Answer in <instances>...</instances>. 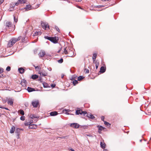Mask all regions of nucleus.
<instances>
[{
	"instance_id": "obj_1",
	"label": "nucleus",
	"mask_w": 151,
	"mask_h": 151,
	"mask_svg": "<svg viewBox=\"0 0 151 151\" xmlns=\"http://www.w3.org/2000/svg\"><path fill=\"white\" fill-rule=\"evenodd\" d=\"M44 38L45 39H47L54 43H57L59 40L58 37H51L47 36H45Z\"/></svg>"
},
{
	"instance_id": "obj_2",
	"label": "nucleus",
	"mask_w": 151,
	"mask_h": 151,
	"mask_svg": "<svg viewBox=\"0 0 151 151\" xmlns=\"http://www.w3.org/2000/svg\"><path fill=\"white\" fill-rule=\"evenodd\" d=\"M71 48L72 49L70 50H70L68 51V54L69 55V56L70 57H74L75 55L76 54H74V49H73V48Z\"/></svg>"
},
{
	"instance_id": "obj_3",
	"label": "nucleus",
	"mask_w": 151,
	"mask_h": 151,
	"mask_svg": "<svg viewBox=\"0 0 151 151\" xmlns=\"http://www.w3.org/2000/svg\"><path fill=\"white\" fill-rule=\"evenodd\" d=\"M12 23L9 21L6 22L5 24V28L7 29V28H9L12 27Z\"/></svg>"
},
{
	"instance_id": "obj_4",
	"label": "nucleus",
	"mask_w": 151,
	"mask_h": 151,
	"mask_svg": "<svg viewBox=\"0 0 151 151\" xmlns=\"http://www.w3.org/2000/svg\"><path fill=\"white\" fill-rule=\"evenodd\" d=\"M32 104L34 107H37L39 104V102L38 100H36L32 102Z\"/></svg>"
},
{
	"instance_id": "obj_5",
	"label": "nucleus",
	"mask_w": 151,
	"mask_h": 151,
	"mask_svg": "<svg viewBox=\"0 0 151 151\" xmlns=\"http://www.w3.org/2000/svg\"><path fill=\"white\" fill-rule=\"evenodd\" d=\"M41 25L42 27L44 29H46L47 28H49V25L46 22H42Z\"/></svg>"
},
{
	"instance_id": "obj_6",
	"label": "nucleus",
	"mask_w": 151,
	"mask_h": 151,
	"mask_svg": "<svg viewBox=\"0 0 151 151\" xmlns=\"http://www.w3.org/2000/svg\"><path fill=\"white\" fill-rule=\"evenodd\" d=\"M21 37V36H20L17 38H13L12 39L10 40L11 41H12V44H14L17 41L19 40H20Z\"/></svg>"
},
{
	"instance_id": "obj_7",
	"label": "nucleus",
	"mask_w": 151,
	"mask_h": 151,
	"mask_svg": "<svg viewBox=\"0 0 151 151\" xmlns=\"http://www.w3.org/2000/svg\"><path fill=\"white\" fill-rule=\"evenodd\" d=\"M45 55V52L44 50H41L38 53V55L40 58L42 57Z\"/></svg>"
},
{
	"instance_id": "obj_8",
	"label": "nucleus",
	"mask_w": 151,
	"mask_h": 151,
	"mask_svg": "<svg viewBox=\"0 0 151 151\" xmlns=\"http://www.w3.org/2000/svg\"><path fill=\"white\" fill-rule=\"evenodd\" d=\"M7 101H8L7 103L9 105L11 106L13 105L14 102V100L12 98H8Z\"/></svg>"
},
{
	"instance_id": "obj_9",
	"label": "nucleus",
	"mask_w": 151,
	"mask_h": 151,
	"mask_svg": "<svg viewBox=\"0 0 151 151\" xmlns=\"http://www.w3.org/2000/svg\"><path fill=\"white\" fill-rule=\"evenodd\" d=\"M97 127L98 128V132L99 134H101V131L105 129V128L101 126L98 125Z\"/></svg>"
},
{
	"instance_id": "obj_10",
	"label": "nucleus",
	"mask_w": 151,
	"mask_h": 151,
	"mask_svg": "<svg viewBox=\"0 0 151 151\" xmlns=\"http://www.w3.org/2000/svg\"><path fill=\"white\" fill-rule=\"evenodd\" d=\"M70 126L75 128H78L79 127V125L78 124L75 123L71 124Z\"/></svg>"
},
{
	"instance_id": "obj_11",
	"label": "nucleus",
	"mask_w": 151,
	"mask_h": 151,
	"mask_svg": "<svg viewBox=\"0 0 151 151\" xmlns=\"http://www.w3.org/2000/svg\"><path fill=\"white\" fill-rule=\"evenodd\" d=\"M39 73L41 76H46L47 74V73L44 70H42Z\"/></svg>"
},
{
	"instance_id": "obj_12",
	"label": "nucleus",
	"mask_w": 151,
	"mask_h": 151,
	"mask_svg": "<svg viewBox=\"0 0 151 151\" xmlns=\"http://www.w3.org/2000/svg\"><path fill=\"white\" fill-rule=\"evenodd\" d=\"M86 116L88 118H89L90 119H94V118H95V117L90 113H87V114Z\"/></svg>"
},
{
	"instance_id": "obj_13",
	"label": "nucleus",
	"mask_w": 151,
	"mask_h": 151,
	"mask_svg": "<svg viewBox=\"0 0 151 151\" xmlns=\"http://www.w3.org/2000/svg\"><path fill=\"white\" fill-rule=\"evenodd\" d=\"M29 128L30 129H35L37 127L36 125L35 124H32L29 126Z\"/></svg>"
},
{
	"instance_id": "obj_14",
	"label": "nucleus",
	"mask_w": 151,
	"mask_h": 151,
	"mask_svg": "<svg viewBox=\"0 0 151 151\" xmlns=\"http://www.w3.org/2000/svg\"><path fill=\"white\" fill-rule=\"evenodd\" d=\"M29 117L31 119L34 118H38V117L34 114H29Z\"/></svg>"
},
{
	"instance_id": "obj_15",
	"label": "nucleus",
	"mask_w": 151,
	"mask_h": 151,
	"mask_svg": "<svg viewBox=\"0 0 151 151\" xmlns=\"http://www.w3.org/2000/svg\"><path fill=\"white\" fill-rule=\"evenodd\" d=\"M24 129H20L19 128H17L16 129L15 133H17V134H20V132L21 131H23Z\"/></svg>"
},
{
	"instance_id": "obj_16",
	"label": "nucleus",
	"mask_w": 151,
	"mask_h": 151,
	"mask_svg": "<svg viewBox=\"0 0 151 151\" xmlns=\"http://www.w3.org/2000/svg\"><path fill=\"white\" fill-rule=\"evenodd\" d=\"M27 90L29 92H32L33 91H35V90L34 88L29 87H28L27 88Z\"/></svg>"
},
{
	"instance_id": "obj_17",
	"label": "nucleus",
	"mask_w": 151,
	"mask_h": 151,
	"mask_svg": "<svg viewBox=\"0 0 151 151\" xmlns=\"http://www.w3.org/2000/svg\"><path fill=\"white\" fill-rule=\"evenodd\" d=\"M97 55V54L96 53H95L93 54V56L92 57V60L93 61V63L95 62L96 61V57Z\"/></svg>"
},
{
	"instance_id": "obj_18",
	"label": "nucleus",
	"mask_w": 151,
	"mask_h": 151,
	"mask_svg": "<svg viewBox=\"0 0 151 151\" xmlns=\"http://www.w3.org/2000/svg\"><path fill=\"white\" fill-rule=\"evenodd\" d=\"M106 71V68L104 66H101L100 68V72L101 73H104Z\"/></svg>"
},
{
	"instance_id": "obj_19",
	"label": "nucleus",
	"mask_w": 151,
	"mask_h": 151,
	"mask_svg": "<svg viewBox=\"0 0 151 151\" xmlns=\"http://www.w3.org/2000/svg\"><path fill=\"white\" fill-rule=\"evenodd\" d=\"M50 114L51 116H53L57 115L58 114V113L57 112L54 111L51 112Z\"/></svg>"
},
{
	"instance_id": "obj_20",
	"label": "nucleus",
	"mask_w": 151,
	"mask_h": 151,
	"mask_svg": "<svg viewBox=\"0 0 151 151\" xmlns=\"http://www.w3.org/2000/svg\"><path fill=\"white\" fill-rule=\"evenodd\" d=\"M18 70L19 71L20 73L22 74L24 73L25 70L24 69L22 68H19L18 69Z\"/></svg>"
},
{
	"instance_id": "obj_21",
	"label": "nucleus",
	"mask_w": 151,
	"mask_h": 151,
	"mask_svg": "<svg viewBox=\"0 0 151 151\" xmlns=\"http://www.w3.org/2000/svg\"><path fill=\"white\" fill-rule=\"evenodd\" d=\"M14 44H12V41H11V40H10L8 43V47H11Z\"/></svg>"
},
{
	"instance_id": "obj_22",
	"label": "nucleus",
	"mask_w": 151,
	"mask_h": 151,
	"mask_svg": "<svg viewBox=\"0 0 151 151\" xmlns=\"http://www.w3.org/2000/svg\"><path fill=\"white\" fill-rule=\"evenodd\" d=\"M100 146L101 147L102 149H104L105 148L106 144L104 143H103L102 142H101Z\"/></svg>"
},
{
	"instance_id": "obj_23",
	"label": "nucleus",
	"mask_w": 151,
	"mask_h": 151,
	"mask_svg": "<svg viewBox=\"0 0 151 151\" xmlns=\"http://www.w3.org/2000/svg\"><path fill=\"white\" fill-rule=\"evenodd\" d=\"M15 130V127L14 126H13L11 128L10 132L11 133H13L14 132Z\"/></svg>"
},
{
	"instance_id": "obj_24",
	"label": "nucleus",
	"mask_w": 151,
	"mask_h": 151,
	"mask_svg": "<svg viewBox=\"0 0 151 151\" xmlns=\"http://www.w3.org/2000/svg\"><path fill=\"white\" fill-rule=\"evenodd\" d=\"M94 63L95 64L96 69H97L99 65V62L97 60H96Z\"/></svg>"
},
{
	"instance_id": "obj_25",
	"label": "nucleus",
	"mask_w": 151,
	"mask_h": 151,
	"mask_svg": "<svg viewBox=\"0 0 151 151\" xmlns=\"http://www.w3.org/2000/svg\"><path fill=\"white\" fill-rule=\"evenodd\" d=\"M43 85L44 88H47L49 87L48 84L45 82H43Z\"/></svg>"
},
{
	"instance_id": "obj_26",
	"label": "nucleus",
	"mask_w": 151,
	"mask_h": 151,
	"mask_svg": "<svg viewBox=\"0 0 151 151\" xmlns=\"http://www.w3.org/2000/svg\"><path fill=\"white\" fill-rule=\"evenodd\" d=\"M25 9L27 10H30L31 9V6L29 5H27L25 7Z\"/></svg>"
},
{
	"instance_id": "obj_27",
	"label": "nucleus",
	"mask_w": 151,
	"mask_h": 151,
	"mask_svg": "<svg viewBox=\"0 0 151 151\" xmlns=\"http://www.w3.org/2000/svg\"><path fill=\"white\" fill-rule=\"evenodd\" d=\"M18 113L19 114L22 115H24V111L22 109L19 110L18 111Z\"/></svg>"
},
{
	"instance_id": "obj_28",
	"label": "nucleus",
	"mask_w": 151,
	"mask_h": 151,
	"mask_svg": "<svg viewBox=\"0 0 151 151\" xmlns=\"http://www.w3.org/2000/svg\"><path fill=\"white\" fill-rule=\"evenodd\" d=\"M38 77V76L37 75H34L32 76V78L33 79H35Z\"/></svg>"
},
{
	"instance_id": "obj_29",
	"label": "nucleus",
	"mask_w": 151,
	"mask_h": 151,
	"mask_svg": "<svg viewBox=\"0 0 151 151\" xmlns=\"http://www.w3.org/2000/svg\"><path fill=\"white\" fill-rule=\"evenodd\" d=\"M84 78V77L83 76H80L78 78V81H80L82 80Z\"/></svg>"
},
{
	"instance_id": "obj_30",
	"label": "nucleus",
	"mask_w": 151,
	"mask_h": 151,
	"mask_svg": "<svg viewBox=\"0 0 151 151\" xmlns=\"http://www.w3.org/2000/svg\"><path fill=\"white\" fill-rule=\"evenodd\" d=\"M82 110H77L76 111V113L77 115H78L79 114H81V111Z\"/></svg>"
},
{
	"instance_id": "obj_31",
	"label": "nucleus",
	"mask_w": 151,
	"mask_h": 151,
	"mask_svg": "<svg viewBox=\"0 0 151 151\" xmlns=\"http://www.w3.org/2000/svg\"><path fill=\"white\" fill-rule=\"evenodd\" d=\"M32 122H26L24 123V125L26 126H27L28 125L29 126V125L31 124Z\"/></svg>"
},
{
	"instance_id": "obj_32",
	"label": "nucleus",
	"mask_w": 151,
	"mask_h": 151,
	"mask_svg": "<svg viewBox=\"0 0 151 151\" xmlns=\"http://www.w3.org/2000/svg\"><path fill=\"white\" fill-rule=\"evenodd\" d=\"M18 1L19 3L21 4L24 3L25 2V0H18Z\"/></svg>"
},
{
	"instance_id": "obj_33",
	"label": "nucleus",
	"mask_w": 151,
	"mask_h": 151,
	"mask_svg": "<svg viewBox=\"0 0 151 151\" xmlns=\"http://www.w3.org/2000/svg\"><path fill=\"white\" fill-rule=\"evenodd\" d=\"M34 67L35 68L36 70L37 71H40V68L38 66H35L34 65Z\"/></svg>"
},
{
	"instance_id": "obj_34",
	"label": "nucleus",
	"mask_w": 151,
	"mask_h": 151,
	"mask_svg": "<svg viewBox=\"0 0 151 151\" xmlns=\"http://www.w3.org/2000/svg\"><path fill=\"white\" fill-rule=\"evenodd\" d=\"M73 84L75 86L78 83V80H74V81H73Z\"/></svg>"
},
{
	"instance_id": "obj_35",
	"label": "nucleus",
	"mask_w": 151,
	"mask_h": 151,
	"mask_svg": "<svg viewBox=\"0 0 151 151\" xmlns=\"http://www.w3.org/2000/svg\"><path fill=\"white\" fill-rule=\"evenodd\" d=\"M87 112L86 111H81V114H83V115H85L86 114H87Z\"/></svg>"
},
{
	"instance_id": "obj_36",
	"label": "nucleus",
	"mask_w": 151,
	"mask_h": 151,
	"mask_svg": "<svg viewBox=\"0 0 151 151\" xmlns=\"http://www.w3.org/2000/svg\"><path fill=\"white\" fill-rule=\"evenodd\" d=\"M6 70L7 71H9L11 70V68L10 66H8L6 68Z\"/></svg>"
},
{
	"instance_id": "obj_37",
	"label": "nucleus",
	"mask_w": 151,
	"mask_h": 151,
	"mask_svg": "<svg viewBox=\"0 0 151 151\" xmlns=\"http://www.w3.org/2000/svg\"><path fill=\"white\" fill-rule=\"evenodd\" d=\"M14 21L16 23L18 21V19H17V18H16V17L14 15Z\"/></svg>"
},
{
	"instance_id": "obj_38",
	"label": "nucleus",
	"mask_w": 151,
	"mask_h": 151,
	"mask_svg": "<svg viewBox=\"0 0 151 151\" xmlns=\"http://www.w3.org/2000/svg\"><path fill=\"white\" fill-rule=\"evenodd\" d=\"M63 62V59L62 58H61L60 60H58V62L59 63H61Z\"/></svg>"
},
{
	"instance_id": "obj_39",
	"label": "nucleus",
	"mask_w": 151,
	"mask_h": 151,
	"mask_svg": "<svg viewBox=\"0 0 151 151\" xmlns=\"http://www.w3.org/2000/svg\"><path fill=\"white\" fill-rule=\"evenodd\" d=\"M55 28L56 30H57L58 32H60V31L59 28L57 26H55Z\"/></svg>"
},
{
	"instance_id": "obj_40",
	"label": "nucleus",
	"mask_w": 151,
	"mask_h": 151,
	"mask_svg": "<svg viewBox=\"0 0 151 151\" xmlns=\"http://www.w3.org/2000/svg\"><path fill=\"white\" fill-rule=\"evenodd\" d=\"M104 123L107 126H108L109 125H110L109 123L106 121H104Z\"/></svg>"
},
{
	"instance_id": "obj_41",
	"label": "nucleus",
	"mask_w": 151,
	"mask_h": 151,
	"mask_svg": "<svg viewBox=\"0 0 151 151\" xmlns=\"http://www.w3.org/2000/svg\"><path fill=\"white\" fill-rule=\"evenodd\" d=\"M4 71V69L3 68L0 67V74H1V73H3V72Z\"/></svg>"
},
{
	"instance_id": "obj_42",
	"label": "nucleus",
	"mask_w": 151,
	"mask_h": 151,
	"mask_svg": "<svg viewBox=\"0 0 151 151\" xmlns=\"http://www.w3.org/2000/svg\"><path fill=\"white\" fill-rule=\"evenodd\" d=\"M20 119L22 121H24L25 119V117L24 116H21L20 117Z\"/></svg>"
},
{
	"instance_id": "obj_43",
	"label": "nucleus",
	"mask_w": 151,
	"mask_h": 151,
	"mask_svg": "<svg viewBox=\"0 0 151 151\" xmlns=\"http://www.w3.org/2000/svg\"><path fill=\"white\" fill-rule=\"evenodd\" d=\"M76 76L75 75L73 76L71 78V79L72 80H74L76 78Z\"/></svg>"
},
{
	"instance_id": "obj_44",
	"label": "nucleus",
	"mask_w": 151,
	"mask_h": 151,
	"mask_svg": "<svg viewBox=\"0 0 151 151\" xmlns=\"http://www.w3.org/2000/svg\"><path fill=\"white\" fill-rule=\"evenodd\" d=\"M40 32H36L33 35V36H37L39 35V34L40 33Z\"/></svg>"
},
{
	"instance_id": "obj_45",
	"label": "nucleus",
	"mask_w": 151,
	"mask_h": 151,
	"mask_svg": "<svg viewBox=\"0 0 151 151\" xmlns=\"http://www.w3.org/2000/svg\"><path fill=\"white\" fill-rule=\"evenodd\" d=\"M64 52L65 54H68V51L66 50V48H65Z\"/></svg>"
},
{
	"instance_id": "obj_46",
	"label": "nucleus",
	"mask_w": 151,
	"mask_h": 151,
	"mask_svg": "<svg viewBox=\"0 0 151 151\" xmlns=\"http://www.w3.org/2000/svg\"><path fill=\"white\" fill-rule=\"evenodd\" d=\"M8 99V98H6V99H5V100H4V101H3V102H4V103H6V102H8V101H7V99Z\"/></svg>"
},
{
	"instance_id": "obj_47",
	"label": "nucleus",
	"mask_w": 151,
	"mask_h": 151,
	"mask_svg": "<svg viewBox=\"0 0 151 151\" xmlns=\"http://www.w3.org/2000/svg\"><path fill=\"white\" fill-rule=\"evenodd\" d=\"M19 134H17L16 137L17 138V139H18L19 138Z\"/></svg>"
},
{
	"instance_id": "obj_48",
	"label": "nucleus",
	"mask_w": 151,
	"mask_h": 151,
	"mask_svg": "<svg viewBox=\"0 0 151 151\" xmlns=\"http://www.w3.org/2000/svg\"><path fill=\"white\" fill-rule=\"evenodd\" d=\"M5 76H4L3 74H1L0 75V78H3L4 77H5Z\"/></svg>"
},
{
	"instance_id": "obj_49",
	"label": "nucleus",
	"mask_w": 151,
	"mask_h": 151,
	"mask_svg": "<svg viewBox=\"0 0 151 151\" xmlns=\"http://www.w3.org/2000/svg\"><path fill=\"white\" fill-rule=\"evenodd\" d=\"M104 116H102L101 117V119L102 121H104Z\"/></svg>"
},
{
	"instance_id": "obj_50",
	"label": "nucleus",
	"mask_w": 151,
	"mask_h": 151,
	"mask_svg": "<svg viewBox=\"0 0 151 151\" xmlns=\"http://www.w3.org/2000/svg\"><path fill=\"white\" fill-rule=\"evenodd\" d=\"M19 2L18 1L15 4L16 6H18V4H19Z\"/></svg>"
},
{
	"instance_id": "obj_51",
	"label": "nucleus",
	"mask_w": 151,
	"mask_h": 151,
	"mask_svg": "<svg viewBox=\"0 0 151 151\" xmlns=\"http://www.w3.org/2000/svg\"><path fill=\"white\" fill-rule=\"evenodd\" d=\"M4 1V0H0V4H1Z\"/></svg>"
},
{
	"instance_id": "obj_52",
	"label": "nucleus",
	"mask_w": 151,
	"mask_h": 151,
	"mask_svg": "<svg viewBox=\"0 0 151 151\" xmlns=\"http://www.w3.org/2000/svg\"><path fill=\"white\" fill-rule=\"evenodd\" d=\"M89 70L88 69H86V72L87 73H89Z\"/></svg>"
},
{
	"instance_id": "obj_53",
	"label": "nucleus",
	"mask_w": 151,
	"mask_h": 151,
	"mask_svg": "<svg viewBox=\"0 0 151 151\" xmlns=\"http://www.w3.org/2000/svg\"><path fill=\"white\" fill-rule=\"evenodd\" d=\"M69 150H71V151H75L73 149L71 148V149H69Z\"/></svg>"
},
{
	"instance_id": "obj_54",
	"label": "nucleus",
	"mask_w": 151,
	"mask_h": 151,
	"mask_svg": "<svg viewBox=\"0 0 151 151\" xmlns=\"http://www.w3.org/2000/svg\"><path fill=\"white\" fill-rule=\"evenodd\" d=\"M55 85L52 84V85H51V86L52 87H55Z\"/></svg>"
},
{
	"instance_id": "obj_55",
	"label": "nucleus",
	"mask_w": 151,
	"mask_h": 151,
	"mask_svg": "<svg viewBox=\"0 0 151 151\" xmlns=\"http://www.w3.org/2000/svg\"><path fill=\"white\" fill-rule=\"evenodd\" d=\"M61 48H60V50H59L58 51V53H59V52H60V51H61Z\"/></svg>"
},
{
	"instance_id": "obj_56",
	"label": "nucleus",
	"mask_w": 151,
	"mask_h": 151,
	"mask_svg": "<svg viewBox=\"0 0 151 151\" xmlns=\"http://www.w3.org/2000/svg\"><path fill=\"white\" fill-rule=\"evenodd\" d=\"M48 69L50 71H51L52 70V68H49Z\"/></svg>"
},
{
	"instance_id": "obj_57",
	"label": "nucleus",
	"mask_w": 151,
	"mask_h": 151,
	"mask_svg": "<svg viewBox=\"0 0 151 151\" xmlns=\"http://www.w3.org/2000/svg\"><path fill=\"white\" fill-rule=\"evenodd\" d=\"M25 38H24L23 39H22V42H24V41Z\"/></svg>"
},
{
	"instance_id": "obj_58",
	"label": "nucleus",
	"mask_w": 151,
	"mask_h": 151,
	"mask_svg": "<svg viewBox=\"0 0 151 151\" xmlns=\"http://www.w3.org/2000/svg\"><path fill=\"white\" fill-rule=\"evenodd\" d=\"M76 1L80 2L81 1V0H76Z\"/></svg>"
},
{
	"instance_id": "obj_59",
	"label": "nucleus",
	"mask_w": 151,
	"mask_h": 151,
	"mask_svg": "<svg viewBox=\"0 0 151 151\" xmlns=\"http://www.w3.org/2000/svg\"><path fill=\"white\" fill-rule=\"evenodd\" d=\"M3 109H5L7 110H9V109L8 108H5V107H4V108Z\"/></svg>"
},
{
	"instance_id": "obj_60",
	"label": "nucleus",
	"mask_w": 151,
	"mask_h": 151,
	"mask_svg": "<svg viewBox=\"0 0 151 151\" xmlns=\"http://www.w3.org/2000/svg\"><path fill=\"white\" fill-rule=\"evenodd\" d=\"M151 114V112L150 113H149V114H147V113H146V114L147 115H150V114Z\"/></svg>"
},
{
	"instance_id": "obj_61",
	"label": "nucleus",
	"mask_w": 151,
	"mask_h": 151,
	"mask_svg": "<svg viewBox=\"0 0 151 151\" xmlns=\"http://www.w3.org/2000/svg\"><path fill=\"white\" fill-rule=\"evenodd\" d=\"M0 108H4V107H3L2 106L0 105Z\"/></svg>"
},
{
	"instance_id": "obj_62",
	"label": "nucleus",
	"mask_w": 151,
	"mask_h": 151,
	"mask_svg": "<svg viewBox=\"0 0 151 151\" xmlns=\"http://www.w3.org/2000/svg\"><path fill=\"white\" fill-rule=\"evenodd\" d=\"M65 110V111H68V112L69 111V110H68H68L65 109V110Z\"/></svg>"
},
{
	"instance_id": "obj_63",
	"label": "nucleus",
	"mask_w": 151,
	"mask_h": 151,
	"mask_svg": "<svg viewBox=\"0 0 151 151\" xmlns=\"http://www.w3.org/2000/svg\"><path fill=\"white\" fill-rule=\"evenodd\" d=\"M103 151H108V150L106 149H104Z\"/></svg>"
},
{
	"instance_id": "obj_64",
	"label": "nucleus",
	"mask_w": 151,
	"mask_h": 151,
	"mask_svg": "<svg viewBox=\"0 0 151 151\" xmlns=\"http://www.w3.org/2000/svg\"><path fill=\"white\" fill-rule=\"evenodd\" d=\"M78 7L79 8H80V9H82L81 8V7H80V6H78Z\"/></svg>"
}]
</instances>
